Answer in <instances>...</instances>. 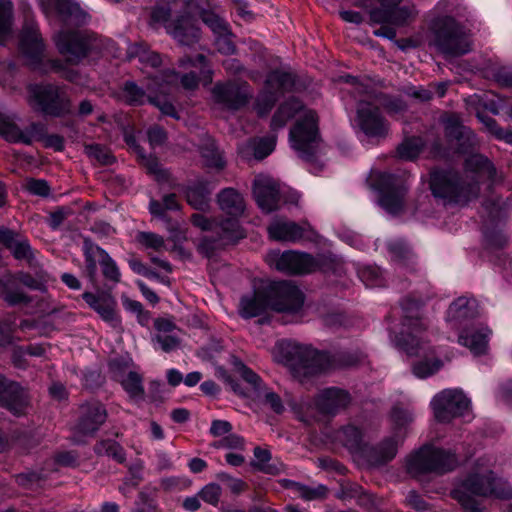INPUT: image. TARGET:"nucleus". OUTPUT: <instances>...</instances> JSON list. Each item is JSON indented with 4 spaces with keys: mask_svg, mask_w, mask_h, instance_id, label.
I'll use <instances>...</instances> for the list:
<instances>
[{
    "mask_svg": "<svg viewBox=\"0 0 512 512\" xmlns=\"http://www.w3.org/2000/svg\"><path fill=\"white\" fill-rule=\"evenodd\" d=\"M492 465L491 457L484 456L476 459L466 478L452 491L453 498L465 509L471 512H482L475 497L512 498V487L506 481L495 477Z\"/></svg>",
    "mask_w": 512,
    "mask_h": 512,
    "instance_id": "obj_1",
    "label": "nucleus"
},
{
    "mask_svg": "<svg viewBox=\"0 0 512 512\" xmlns=\"http://www.w3.org/2000/svg\"><path fill=\"white\" fill-rule=\"evenodd\" d=\"M402 307L405 316L400 332L401 337L398 338L396 336L393 341L408 354L422 356L423 359L413 365V373L418 378L429 377L442 367V362L436 358H428L432 350L427 344V339L424 335L425 325L419 317L420 303L411 299H405L402 302Z\"/></svg>",
    "mask_w": 512,
    "mask_h": 512,
    "instance_id": "obj_2",
    "label": "nucleus"
},
{
    "mask_svg": "<svg viewBox=\"0 0 512 512\" xmlns=\"http://www.w3.org/2000/svg\"><path fill=\"white\" fill-rule=\"evenodd\" d=\"M463 9L460 0H440L434 8L438 17L431 24L430 43L447 57L460 56L471 49L468 32L455 20Z\"/></svg>",
    "mask_w": 512,
    "mask_h": 512,
    "instance_id": "obj_3",
    "label": "nucleus"
},
{
    "mask_svg": "<svg viewBox=\"0 0 512 512\" xmlns=\"http://www.w3.org/2000/svg\"><path fill=\"white\" fill-rule=\"evenodd\" d=\"M466 171L475 173V183L460 184L455 173L447 171H435L431 174L430 188L436 198H442L448 202L466 203L477 197L480 181L491 179L495 169L491 162L482 155L472 154L466 161Z\"/></svg>",
    "mask_w": 512,
    "mask_h": 512,
    "instance_id": "obj_4",
    "label": "nucleus"
},
{
    "mask_svg": "<svg viewBox=\"0 0 512 512\" xmlns=\"http://www.w3.org/2000/svg\"><path fill=\"white\" fill-rule=\"evenodd\" d=\"M296 113H300V117L290 132L291 146L302 158L312 161L319 145L317 117L314 111L303 109L299 101L290 99L277 109L271 127L273 130L284 127Z\"/></svg>",
    "mask_w": 512,
    "mask_h": 512,
    "instance_id": "obj_5",
    "label": "nucleus"
},
{
    "mask_svg": "<svg viewBox=\"0 0 512 512\" xmlns=\"http://www.w3.org/2000/svg\"><path fill=\"white\" fill-rule=\"evenodd\" d=\"M189 13L181 15L173 20H169L171 9L166 7H156L151 14V20L155 24H163L168 34H170L181 45H192L196 43L200 36V31L195 23L193 15L199 13L203 22L211 28L213 33L227 32L225 21L214 12L200 11L198 5L193 0L187 3Z\"/></svg>",
    "mask_w": 512,
    "mask_h": 512,
    "instance_id": "obj_6",
    "label": "nucleus"
},
{
    "mask_svg": "<svg viewBox=\"0 0 512 512\" xmlns=\"http://www.w3.org/2000/svg\"><path fill=\"white\" fill-rule=\"evenodd\" d=\"M457 463L456 456L449 451L425 446L407 459L406 467L409 474L417 477L427 472L445 473Z\"/></svg>",
    "mask_w": 512,
    "mask_h": 512,
    "instance_id": "obj_7",
    "label": "nucleus"
},
{
    "mask_svg": "<svg viewBox=\"0 0 512 512\" xmlns=\"http://www.w3.org/2000/svg\"><path fill=\"white\" fill-rule=\"evenodd\" d=\"M218 204L220 209L230 216V218L220 222L221 239L225 242H236L244 238V230L238 221L245 210L242 195L233 188H226L219 193Z\"/></svg>",
    "mask_w": 512,
    "mask_h": 512,
    "instance_id": "obj_8",
    "label": "nucleus"
},
{
    "mask_svg": "<svg viewBox=\"0 0 512 512\" xmlns=\"http://www.w3.org/2000/svg\"><path fill=\"white\" fill-rule=\"evenodd\" d=\"M146 92L137 86L134 82H127L122 90L123 99L130 105H141L146 99L156 106L162 114L179 118L174 106L164 97L166 95V86L160 82L159 76L153 77L147 85Z\"/></svg>",
    "mask_w": 512,
    "mask_h": 512,
    "instance_id": "obj_9",
    "label": "nucleus"
},
{
    "mask_svg": "<svg viewBox=\"0 0 512 512\" xmlns=\"http://www.w3.org/2000/svg\"><path fill=\"white\" fill-rule=\"evenodd\" d=\"M180 68L188 70L183 72L180 77V83L184 89L194 90L198 87L199 83L209 84L212 81V73L206 64V59L203 55H197L192 60L190 58H182L179 62ZM160 82L166 86V94L170 91L173 85H176L179 76L176 72L171 71L159 76Z\"/></svg>",
    "mask_w": 512,
    "mask_h": 512,
    "instance_id": "obj_10",
    "label": "nucleus"
},
{
    "mask_svg": "<svg viewBox=\"0 0 512 512\" xmlns=\"http://www.w3.org/2000/svg\"><path fill=\"white\" fill-rule=\"evenodd\" d=\"M370 183L379 192V204L386 212L396 215L402 210L407 188L397 177L384 172H374L370 175Z\"/></svg>",
    "mask_w": 512,
    "mask_h": 512,
    "instance_id": "obj_11",
    "label": "nucleus"
},
{
    "mask_svg": "<svg viewBox=\"0 0 512 512\" xmlns=\"http://www.w3.org/2000/svg\"><path fill=\"white\" fill-rule=\"evenodd\" d=\"M431 407L436 420L447 423L468 414L470 400L460 389H444L432 398Z\"/></svg>",
    "mask_w": 512,
    "mask_h": 512,
    "instance_id": "obj_12",
    "label": "nucleus"
},
{
    "mask_svg": "<svg viewBox=\"0 0 512 512\" xmlns=\"http://www.w3.org/2000/svg\"><path fill=\"white\" fill-rule=\"evenodd\" d=\"M271 310L280 313H297L304 304V295L291 282H272L267 285Z\"/></svg>",
    "mask_w": 512,
    "mask_h": 512,
    "instance_id": "obj_13",
    "label": "nucleus"
},
{
    "mask_svg": "<svg viewBox=\"0 0 512 512\" xmlns=\"http://www.w3.org/2000/svg\"><path fill=\"white\" fill-rule=\"evenodd\" d=\"M322 356L309 346L301 344H288L286 365L297 376H308L321 370Z\"/></svg>",
    "mask_w": 512,
    "mask_h": 512,
    "instance_id": "obj_14",
    "label": "nucleus"
},
{
    "mask_svg": "<svg viewBox=\"0 0 512 512\" xmlns=\"http://www.w3.org/2000/svg\"><path fill=\"white\" fill-rule=\"evenodd\" d=\"M267 261L270 266L289 274L310 273L319 265L312 256L296 251H271L267 255Z\"/></svg>",
    "mask_w": 512,
    "mask_h": 512,
    "instance_id": "obj_15",
    "label": "nucleus"
},
{
    "mask_svg": "<svg viewBox=\"0 0 512 512\" xmlns=\"http://www.w3.org/2000/svg\"><path fill=\"white\" fill-rule=\"evenodd\" d=\"M294 86V77L290 73L275 71L268 75L264 91L256 103L257 113L266 115L274 105L277 94L291 89Z\"/></svg>",
    "mask_w": 512,
    "mask_h": 512,
    "instance_id": "obj_16",
    "label": "nucleus"
},
{
    "mask_svg": "<svg viewBox=\"0 0 512 512\" xmlns=\"http://www.w3.org/2000/svg\"><path fill=\"white\" fill-rule=\"evenodd\" d=\"M65 93L53 85H30L28 101L31 106L46 113L57 114L63 108Z\"/></svg>",
    "mask_w": 512,
    "mask_h": 512,
    "instance_id": "obj_17",
    "label": "nucleus"
},
{
    "mask_svg": "<svg viewBox=\"0 0 512 512\" xmlns=\"http://www.w3.org/2000/svg\"><path fill=\"white\" fill-rule=\"evenodd\" d=\"M354 124L368 137H379L387 133V125L378 107L366 100L359 101Z\"/></svg>",
    "mask_w": 512,
    "mask_h": 512,
    "instance_id": "obj_18",
    "label": "nucleus"
},
{
    "mask_svg": "<svg viewBox=\"0 0 512 512\" xmlns=\"http://www.w3.org/2000/svg\"><path fill=\"white\" fill-rule=\"evenodd\" d=\"M55 42L60 53L70 62L80 60L94 47L91 39L79 31H60Z\"/></svg>",
    "mask_w": 512,
    "mask_h": 512,
    "instance_id": "obj_19",
    "label": "nucleus"
},
{
    "mask_svg": "<svg viewBox=\"0 0 512 512\" xmlns=\"http://www.w3.org/2000/svg\"><path fill=\"white\" fill-rule=\"evenodd\" d=\"M253 193L262 211L270 213L278 209L279 187L277 182L270 176H256L253 184Z\"/></svg>",
    "mask_w": 512,
    "mask_h": 512,
    "instance_id": "obj_20",
    "label": "nucleus"
},
{
    "mask_svg": "<svg viewBox=\"0 0 512 512\" xmlns=\"http://www.w3.org/2000/svg\"><path fill=\"white\" fill-rule=\"evenodd\" d=\"M39 4L46 15L57 13L65 22L82 24L87 19V13L75 0H39Z\"/></svg>",
    "mask_w": 512,
    "mask_h": 512,
    "instance_id": "obj_21",
    "label": "nucleus"
},
{
    "mask_svg": "<svg viewBox=\"0 0 512 512\" xmlns=\"http://www.w3.org/2000/svg\"><path fill=\"white\" fill-rule=\"evenodd\" d=\"M311 231L307 223L297 224L284 218H274L268 226L269 237L276 241L296 242Z\"/></svg>",
    "mask_w": 512,
    "mask_h": 512,
    "instance_id": "obj_22",
    "label": "nucleus"
},
{
    "mask_svg": "<svg viewBox=\"0 0 512 512\" xmlns=\"http://www.w3.org/2000/svg\"><path fill=\"white\" fill-rule=\"evenodd\" d=\"M0 404L14 415H22L29 405L27 392L16 383L6 384L0 377Z\"/></svg>",
    "mask_w": 512,
    "mask_h": 512,
    "instance_id": "obj_23",
    "label": "nucleus"
},
{
    "mask_svg": "<svg viewBox=\"0 0 512 512\" xmlns=\"http://www.w3.org/2000/svg\"><path fill=\"white\" fill-rule=\"evenodd\" d=\"M20 50L30 65H35L43 59L44 44L34 22L27 23L23 28L20 38Z\"/></svg>",
    "mask_w": 512,
    "mask_h": 512,
    "instance_id": "obj_24",
    "label": "nucleus"
},
{
    "mask_svg": "<svg viewBox=\"0 0 512 512\" xmlns=\"http://www.w3.org/2000/svg\"><path fill=\"white\" fill-rule=\"evenodd\" d=\"M267 285L252 293L244 295L239 304V313L244 318H253L271 310Z\"/></svg>",
    "mask_w": 512,
    "mask_h": 512,
    "instance_id": "obj_25",
    "label": "nucleus"
},
{
    "mask_svg": "<svg viewBox=\"0 0 512 512\" xmlns=\"http://www.w3.org/2000/svg\"><path fill=\"white\" fill-rule=\"evenodd\" d=\"M85 302L95 310L100 317L111 326L120 324V318L116 312V301L108 294L95 295L89 292L83 294Z\"/></svg>",
    "mask_w": 512,
    "mask_h": 512,
    "instance_id": "obj_26",
    "label": "nucleus"
},
{
    "mask_svg": "<svg viewBox=\"0 0 512 512\" xmlns=\"http://www.w3.org/2000/svg\"><path fill=\"white\" fill-rule=\"evenodd\" d=\"M106 420V410L99 402L81 407V417L77 430L83 435H92Z\"/></svg>",
    "mask_w": 512,
    "mask_h": 512,
    "instance_id": "obj_27",
    "label": "nucleus"
},
{
    "mask_svg": "<svg viewBox=\"0 0 512 512\" xmlns=\"http://www.w3.org/2000/svg\"><path fill=\"white\" fill-rule=\"evenodd\" d=\"M97 258L101 264L103 274L106 278L118 282L120 279V272L116 263L109 257V255L99 247H92L86 255V270L91 279L94 278L97 270L96 261L93 259Z\"/></svg>",
    "mask_w": 512,
    "mask_h": 512,
    "instance_id": "obj_28",
    "label": "nucleus"
},
{
    "mask_svg": "<svg viewBox=\"0 0 512 512\" xmlns=\"http://www.w3.org/2000/svg\"><path fill=\"white\" fill-rule=\"evenodd\" d=\"M349 403V394L338 388H328L321 391L315 401L316 407L326 414H335L346 408Z\"/></svg>",
    "mask_w": 512,
    "mask_h": 512,
    "instance_id": "obj_29",
    "label": "nucleus"
},
{
    "mask_svg": "<svg viewBox=\"0 0 512 512\" xmlns=\"http://www.w3.org/2000/svg\"><path fill=\"white\" fill-rule=\"evenodd\" d=\"M213 95L218 102L236 109L246 103L249 91L246 85L217 84L213 89Z\"/></svg>",
    "mask_w": 512,
    "mask_h": 512,
    "instance_id": "obj_30",
    "label": "nucleus"
},
{
    "mask_svg": "<svg viewBox=\"0 0 512 512\" xmlns=\"http://www.w3.org/2000/svg\"><path fill=\"white\" fill-rule=\"evenodd\" d=\"M477 315V303L473 299L460 297L454 301L447 311V322L452 327H459Z\"/></svg>",
    "mask_w": 512,
    "mask_h": 512,
    "instance_id": "obj_31",
    "label": "nucleus"
},
{
    "mask_svg": "<svg viewBox=\"0 0 512 512\" xmlns=\"http://www.w3.org/2000/svg\"><path fill=\"white\" fill-rule=\"evenodd\" d=\"M491 331L487 327L471 328L459 335V343L467 347L474 355L485 354Z\"/></svg>",
    "mask_w": 512,
    "mask_h": 512,
    "instance_id": "obj_32",
    "label": "nucleus"
},
{
    "mask_svg": "<svg viewBox=\"0 0 512 512\" xmlns=\"http://www.w3.org/2000/svg\"><path fill=\"white\" fill-rule=\"evenodd\" d=\"M0 243L11 250L17 259L29 258L32 255L28 240L8 228L0 227Z\"/></svg>",
    "mask_w": 512,
    "mask_h": 512,
    "instance_id": "obj_33",
    "label": "nucleus"
},
{
    "mask_svg": "<svg viewBox=\"0 0 512 512\" xmlns=\"http://www.w3.org/2000/svg\"><path fill=\"white\" fill-rule=\"evenodd\" d=\"M417 14L414 7H399L390 11L378 9L371 13L373 21L401 26L413 19Z\"/></svg>",
    "mask_w": 512,
    "mask_h": 512,
    "instance_id": "obj_34",
    "label": "nucleus"
},
{
    "mask_svg": "<svg viewBox=\"0 0 512 512\" xmlns=\"http://www.w3.org/2000/svg\"><path fill=\"white\" fill-rule=\"evenodd\" d=\"M36 130L37 127L33 125L31 130L21 131L9 117L0 113V135L7 141L31 144Z\"/></svg>",
    "mask_w": 512,
    "mask_h": 512,
    "instance_id": "obj_35",
    "label": "nucleus"
},
{
    "mask_svg": "<svg viewBox=\"0 0 512 512\" xmlns=\"http://www.w3.org/2000/svg\"><path fill=\"white\" fill-rule=\"evenodd\" d=\"M111 369L115 373V377L121 382L124 390L129 394L130 398L139 400L143 398L144 388L142 385V378L139 374L129 371L127 374L119 370L118 364L113 361Z\"/></svg>",
    "mask_w": 512,
    "mask_h": 512,
    "instance_id": "obj_36",
    "label": "nucleus"
},
{
    "mask_svg": "<svg viewBox=\"0 0 512 512\" xmlns=\"http://www.w3.org/2000/svg\"><path fill=\"white\" fill-rule=\"evenodd\" d=\"M275 136L267 138L254 139L242 145L239 152L244 158L249 159L251 156L255 159L261 160L267 157L275 148Z\"/></svg>",
    "mask_w": 512,
    "mask_h": 512,
    "instance_id": "obj_37",
    "label": "nucleus"
},
{
    "mask_svg": "<svg viewBox=\"0 0 512 512\" xmlns=\"http://www.w3.org/2000/svg\"><path fill=\"white\" fill-rule=\"evenodd\" d=\"M399 443L400 440L396 436L383 441L381 444L370 451V463L374 466H378L392 460L397 453Z\"/></svg>",
    "mask_w": 512,
    "mask_h": 512,
    "instance_id": "obj_38",
    "label": "nucleus"
},
{
    "mask_svg": "<svg viewBox=\"0 0 512 512\" xmlns=\"http://www.w3.org/2000/svg\"><path fill=\"white\" fill-rule=\"evenodd\" d=\"M444 123L446 134L449 137L456 138L457 140L464 139L471 147L476 144L475 135L469 128L460 123L458 116H449L445 119Z\"/></svg>",
    "mask_w": 512,
    "mask_h": 512,
    "instance_id": "obj_39",
    "label": "nucleus"
},
{
    "mask_svg": "<svg viewBox=\"0 0 512 512\" xmlns=\"http://www.w3.org/2000/svg\"><path fill=\"white\" fill-rule=\"evenodd\" d=\"M212 188L208 183L198 182L189 186L186 191V198L188 203L195 209L203 210L207 207L209 195Z\"/></svg>",
    "mask_w": 512,
    "mask_h": 512,
    "instance_id": "obj_40",
    "label": "nucleus"
},
{
    "mask_svg": "<svg viewBox=\"0 0 512 512\" xmlns=\"http://www.w3.org/2000/svg\"><path fill=\"white\" fill-rule=\"evenodd\" d=\"M124 137L126 143L137 153L148 171L154 174L158 180L164 179L166 177V172L162 169L157 159L152 156H145L140 147L136 144L135 137L131 133L125 132Z\"/></svg>",
    "mask_w": 512,
    "mask_h": 512,
    "instance_id": "obj_41",
    "label": "nucleus"
},
{
    "mask_svg": "<svg viewBox=\"0 0 512 512\" xmlns=\"http://www.w3.org/2000/svg\"><path fill=\"white\" fill-rule=\"evenodd\" d=\"M204 165L209 169L220 171L225 167V161L213 140H207L200 149Z\"/></svg>",
    "mask_w": 512,
    "mask_h": 512,
    "instance_id": "obj_42",
    "label": "nucleus"
},
{
    "mask_svg": "<svg viewBox=\"0 0 512 512\" xmlns=\"http://www.w3.org/2000/svg\"><path fill=\"white\" fill-rule=\"evenodd\" d=\"M192 223L195 227L199 228L202 231L212 232L216 234V237L211 236V240L215 243V245H226L231 242H225L221 239L222 230L220 228V222L216 223L211 221L208 217L203 214L195 213L192 215Z\"/></svg>",
    "mask_w": 512,
    "mask_h": 512,
    "instance_id": "obj_43",
    "label": "nucleus"
},
{
    "mask_svg": "<svg viewBox=\"0 0 512 512\" xmlns=\"http://www.w3.org/2000/svg\"><path fill=\"white\" fill-rule=\"evenodd\" d=\"M129 58H138L141 63L150 65L151 67H158L161 64L160 55L148 50L143 45H134L129 48Z\"/></svg>",
    "mask_w": 512,
    "mask_h": 512,
    "instance_id": "obj_44",
    "label": "nucleus"
},
{
    "mask_svg": "<svg viewBox=\"0 0 512 512\" xmlns=\"http://www.w3.org/2000/svg\"><path fill=\"white\" fill-rule=\"evenodd\" d=\"M12 3L10 0H0V43L5 42L11 32Z\"/></svg>",
    "mask_w": 512,
    "mask_h": 512,
    "instance_id": "obj_45",
    "label": "nucleus"
},
{
    "mask_svg": "<svg viewBox=\"0 0 512 512\" xmlns=\"http://www.w3.org/2000/svg\"><path fill=\"white\" fill-rule=\"evenodd\" d=\"M423 149V142L420 138H410L406 139L399 147H398V155L401 159L404 160H413Z\"/></svg>",
    "mask_w": 512,
    "mask_h": 512,
    "instance_id": "obj_46",
    "label": "nucleus"
},
{
    "mask_svg": "<svg viewBox=\"0 0 512 512\" xmlns=\"http://www.w3.org/2000/svg\"><path fill=\"white\" fill-rule=\"evenodd\" d=\"M478 118L486 126L487 130L491 134H493L497 139L512 144V131L510 129L500 128L497 125L496 121L489 116L478 115Z\"/></svg>",
    "mask_w": 512,
    "mask_h": 512,
    "instance_id": "obj_47",
    "label": "nucleus"
},
{
    "mask_svg": "<svg viewBox=\"0 0 512 512\" xmlns=\"http://www.w3.org/2000/svg\"><path fill=\"white\" fill-rule=\"evenodd\" d=\"M85 152L90 158L98 161L100 164L106 165L113 162V156L110 151L98 144L85 146Z\"/></svg>",
    "mask_w": 512,
    "mask_h": 512,
    "instance_id": "obj_48",
    "label": "nucleus"
},
{
    "mask_svg": "<svg viewBox=\"0 0 512 512\" xmlns=\"http://www.w3.org/2000/svg\"><path fill=\"white\" fill-rule=\"evenodd\" d=\"M123 306L127 311L137 316V320L141 325L144 326L148 324L150 315L144 310L143 305L139 301L125 298L123 300Z\"/></svg>",
    "mask_w": 512,
    "mask_h": 512,
    "instance_id": "obj_49",
    "label": "nucleus"
},
{
    "mask_svg": "<svg viewBox=\"0 0 512 512\" xmlns=\"http://www.w3.org/2000/svg\"><path fill=\"white\" fill-rule=\"evenodd\" d=\"M215 448L229 449V450H242L244 447V440L236 434H227L218 441L214 442Z\"/></svg>",
    "mask_w": 512,
    "mask_h": 512,
    "instance_id": "obj_50",
    "label": "nucleus"
},
{
    "mask_svg": "<svg viewBox=\"0 0 512 512\" xmlns=\"http://www.w3.org/2000/svg\"><path fill=\"white\" fill-rule=\"evenodd\" d=\"M237 372L240 374V376L251 385V387L258 391L260 389L261 379L259 376L254 373L251 369H249L245 364L242 362H236L235 364Z\"/></svg>",
    "mask_w": 512,
    "mask_h": 512,
    "instance_id": "obj_51",
    "label": "nucleus"
},
{
    "mask_svg": "<svg viewBox=\"0 0 512 512\" xmlns=\"http://www.w3.org/2000/svg\"><path fill=\"white\" fill-rule=\"evenodd\" d=\"M220 495L221 487L216 483L207 484L199 492L200 498L211 505H217Z\"/></svg>",
    "mask_w": 512,
    "mask_h": 512,
    "instance_id": "obj_52",
    "label": "nucleus"
},
{
    "mask_svg": "<svg viewBox=\"0 0 512 512\" xmlns=\"http://www.w3.org/2000/svg\"><path fill=\"white\" fill-rule=\"evenodd\" d=\"M137 240L145 247L152 248L154 250H159L164 246L163 237L150 232H140L137 235Z\"/></svg>",
    "mask_w": 512,
    "mask_h": 512,
    "instance_id": "obj_53",
    "label": "nucleus"
},
{
    "mask_svg": "<svg viewBox=\"0 0 512 512\" xmlns=\"http://www.w3.org/2000/svg\"><path fill=\"white\" fill-rule=\"evenodd\" d=\"M153 342H156L160 349L167 353L177 349L180 344L177 336L171 334H157L153 338Z\"/></svg>",
    "mask_w": 512,
    "mask_h": 512,
    "instance_id": "obj_54",
    "label": "nucleus"
},
{
    "mask_svg": "<svg viewBox=\"0 0 512 512\" xmlns=\"http://www.w3.org/2000/svg\"><path fill=\"white\" fill-rule=\"evenodd\" d=\"M341 435L345 445L349 447L357 446L360 443L362 437L361 431L353 425L344 427L341 431Z\"/></svg>",
    "mask_w": 512,
    "mask_h": 512,
    "instance_id": "obj_55",
    "label": "nucleus"
},
{
    "mask_svg": "<svg viewBox=\"0 0 512 512\" xmlns=\"http://www.w3.org/2000/svg\"><path fill=\"white\" fill-rule=\"evenodd\" d=\"M215 44L219 52L223 54H232L235 50L233 41L231 40L230 33H219L216 35Z\"/></svg>",
    "mask_w": 512,
    "mask_h": 512,
    "instance_id": "obj_56",
    "label": "nucleus"
},
{
    "mask_svg": "<svg viewBox=\"0 0 512 512\" xmlns=\"http://www.w3.org/2000/svg\"><path fill=\"white\" fill-rule=\"evenodd\" d=\"M380 274L381 272L378 268L368 267L361 271L360 277L367 286H380L382 285Z\"/></svg>",
    "mask_w": 512,
    "mask_h": 512,
    "instance_id": "obj_57",
    "label": "nucleus"
},
{
    "mask_svg": "<svg viewBox=\"0 0 512 512\" xmlns=\"http://www.w3.org/2000/svg\"><path fill=\"white\" fill-rule=\"evenodd\" d=\"M26 189L33 195L47 196L49 194V186L44 180H29L26 183Z\"/></svg>",
    "mask_w": 512,
    "mask_h": 512,
    "instance_id": "obj_58",
    "label": "nucleus"
},
{
    "mask_svg": "<svg viewBox=\"0 0 512 512\" xmlns=\"http://www.w3.org/2000/svg\"><path fill=\"white\" fill-rule=\"evenodd\" d=\"M232 429L231 424L225 420H214L210 427V432L215 437H221L229 434Z\"/></svg>",
    "mask_w": 512,
    "mask_h": 512,
    "instance_id": "obj_59",
    "label": "nucleus"
},
{
    "mask_svg": "<svg viewBox=\"0 0 512 512\" xmlns=\"http://www.w3.org/2000/svg\"><path fill=\"white\" fill-rule=\"evenodd\" d=\"M298 490L301 496L307 500L321 498L326 494V488L323 486H319L315 489L306 486H300Z\"/></svg>",
    "mask_w": 512,
    "mask_h": 512,
    "instance_id": "obj_60",
    "label": "nucleus"
},
{
    "mask_svg": "<svg viewBox=\"0 0 512 512\" xmlns=\"http://www.w3.org/2000/svg\"><path fill=\"white\" fill-rule=\"evenodd\" d=\"M147 135L152 147L159 146L166 140V134L160 127H152L148 130Z\"/></svg>",
    "mask_w": 512,
    "mask_h": 512,
    "instance_id": "obj_61",
    "label": "nucleus"
},
{
    "mask_svg": "<svg viewBox=\"0 0 512 512\" xmlns=\"http://www.w3.org/2000/svg\"><path fill=\"white\" fill-rule=\"evenodd\" d=\"M406 500L411 507L419 512H426L428 510L426 502L415 491H410Z\"/></svg>",
    "mask_w": 512,
    "mask_h": 512,
    "instance_id": "obj_62",
    "label": "nucleus"
},
{
    "mask_svg": "<svg viewBox=\"0 0 512 512\" xmlns=\"http://www.w3.org/2000/svg\"><path fill=\"white\" fill-rule=\"evenodd\" d=\"M264 399L265 402L271 407V409H273L274 412H283L284 406L282 404L280 397L276 393L268 391L264 394Z\"/></svg>",
    "mask_w": 512,
    "mask_h": 512,
    "instance_id": "obj_63",
    "label": "nucleus"
},
{
    "mask_svg": "<svg viewBox=\"0 0 512 512\" xmlns=\"http://www.w3.org/2000/svg\"><path fill=\"white\" fill-rule=\"evenodd\" d=\"M498 396L509 403H512V380H507L500 384Z\"/></svg>",
    "mask_w": 512,
    "mask_h": 512,
    "instance_id": "obj_64",
    "label": "nucleus"
}]
</instances>
